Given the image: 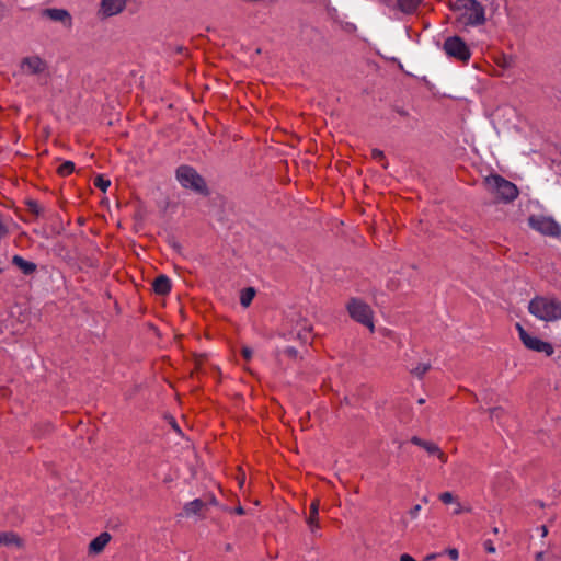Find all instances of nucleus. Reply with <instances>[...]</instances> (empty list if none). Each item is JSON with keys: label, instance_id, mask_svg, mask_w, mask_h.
Returning a JSON list of instances; mask_svg holds the SVG:
<instances>
[{"label": "nucleus", "instance_id": "nucleus-1", "mask_svg": "<svg viewBox=\"0 0 561 561\" xmlns=\"http://www.w3.org/2000/svg\"><path fill=\"white\" fill-rule=\"evenodd\" d=\"M453 11L456 23L462 26L481 25L485 21L484 8L477 0H456Z\"/></svg>", "mask_w": 561, "mask_h": 561}, {"label": "nucleus", "instance_id": "nucleus-2", "mask_svg": "<svg viewBox=\"0 0 561 561\" xmlns=\"http://www.w3.org/2000/svg\"><path fill=\"white\" fill-rule=\"evenodd\" d=\"M529 312L542 321H557L561 319V302L557 299L537 296L530 300Z\"/></svg>", "mask_w": 561, "mask_h": 561}, {"label": "nucleus", "instance_id": "nucleus-3", "mask_svg": "<svg viewBox=\"0 0 561 561\" xmlns=\"http://www.w3.org/2000/svg\"><path fill=\"white\" fill-rule=\"evenodd\" d=\"M175 178L182 187L202 195L208 194L205 180L193 167L187 164L178 167Z\"/></svg>", "mask_w": 561, "mask_h": 561}, {"label": "nucleus", "instance_id": "nucleus-4", "mask_svg": "<svg viewBox=\"0 0 561 561\" xmlns=\"http://www.w3.org/2000/svg\"><path fill=\"white\" fill-rule=\"evenodd\" d=\"M443 50L448 58L467 64L471 58V50L462 37H446Z\"/></svg>", "mask_w": 561, "mask_h": 561}, {"label": "nucleus", "instance_id": "nucleus-5", "mask_svg": "<svg viewBox=\"0 0 561 561\" xmlns=\"http://www.w3.org/2000/svg\"><path fill=\"white\" fill-rule=\"evenodd\" d=\"M21 71L27 76H37L38 80L46 84L49 72L47 62L36 55L24 57L20 64Z\"/></svg>", "mask_w": 561, "mask_h": 561}, {"label": "nucleus", "instance_id": "nucleus-6", "mask_svg": "<svg viewBox=\"0 0 561 561\" xmlns=\"http://www.w3.org/2000/svg\"><path fill=\"white\" fill-rule=\"evenodd\" d=\"M485 182L504 202H512L518 196L517 186L501 175H490Z\"/></svg>", "mask_w": 561, "mask_h": 561}, {"label": "nucleus", "instance_id": "nucleus-7", "mask_svg": "<svg viewBox=\"0 0 561 561\" xmlns=\"http://www.w3.org/2000/svg\"><path fill=\"white\" fill-rule=\"evenodd\" d=\"M347 310L352 319L374 330L373 310L360 299L352 298L347 304Z\"/></svg>", "mask_w": 561, "mask_h": 561}, {"label": "nucleus", "instance_id": "nucleus-8", "mask_svg": "<svg viewBox=\"0 0 561 561\" xmlns=\"http://www.w3.org/2000/svg\"><path fill=\"white\" fill-rule=\"evenodd\" d=\"M516 330L520 341L528 350L543 353L546 356H551L554 353L552 344L529 334L520 323H516Z\"/></svg>", "mask_w": 561, "mask_h": 561}, {"label": "nucleus", "instance_id": "nucleus-9", "mask_svg": "<svg viewBox=\"0 0 561 561\" xmlns=\"http://www.w3.org/2000/svg\"><path fill=\"white\" fill-rule=\"evenodd\" d=\"M529 226L546 236L557 237L560 234V226L550 217L531 216L529 218Z\"/></svg>", "mask_w": 561, "mask_h": 561}, {"label": "nucleus", "instance_id": "nucleus-10", "mask_svg": "<svg viewBox=\"0 0 561 561\" xmlns=\"http://www.w3.org/2000/svg\"><path fill=\"white\" fill-rule=\"evenodd\" d=\"M216 504L217 501L213 495L208 496L207 499H195L184 505L183 515L186 517H202L204 516L209 505Z\"/></svg>", "mask_w": 561, "mask_h": 561}, {"label": "nucleus", "instance_id": "nucleus-11", "mask_svg": "<svg viewBox=\"0 0 561 561\" xmlns=\"http://www.w3.org/2000/svg\"><path fill=\"white\" fill-rule=\"evenodd\" d=\"M127 5V0H101L98 16L101 20L122 13Z\"/></svg>", "mask_w": 561, "mask_h": 561}, {"label": "nucleus", "instance_id": "nucleus-12", "mask_svg": "<svg viewBox=\"0 0 561 561\" xmlns=\"http://www.w3.org/2000/svg\"><path fill=\"white\" fill-rule=\"evenodd\" d=\"M43 15L49 18L53 21L61 22L68 27H71L72 25V18L70 13L65 9H45L43 10Z\"/></svg>", "mask_w": 561, "mask_h": 561}, {"label": "nucleus", "instance_id": "nucleus-13", "mask_svg": "<svg viewBox=\"0 0 561 561\" xmlns=\"http://www.w3.org/2000/svg\"><path fill=\"white\" fill-rule=\"evenodd\" d=\"M152 287L156 294L167 295L171 290V279L167 275L161 274L153 279Z\"/></svg>", "mask_w": 561, "mask_h": 561}, {"label": "nucleus", "instance_id": "nucleus-14", "mask_svg": "<svg viewBox=\"0 0 561 561\" xmlns=\"http://www.w3.org/2000/svg\"><path fill=\"white\" fill-rule=\"evenodd\" d=\"M111 535L108 533H102L95 537L89 545V552L98 554L103 551L105 546L110 542Z\"/></svg>", "mask_w": 561, "mask_h": 561}, {"label": "nucleus", "instance_id": "nucleus-15", "mask_svg": "<svg viewBox=\"0 0 561 561\" xmlns=\"http://www.w3.org/2000/svg\"><path fill=\"white\" fill-rule=\"evenodd\" d=\"M12 263L19 268L21 270V272L24 274V275H32L34 272H36V264L33 263V262H30V261H26L24 260L22 256L20 255H14L12 257Z\"/></svg>", "mask_w": 561, "mask_h": 561}, {"label": "nucleus", "instance_id": "nucleus-16", "mask_svg": "<svg viewBox=\"0 0 561 561\" xmlns=\"http://www.w3.org/2000/svg\"><path fill=\"white\" fill-rule=\"evenodd\" d=\"M1 546L20 548L22 546V540L13 531H3L0 533V547Z\"/></svg>", "mask_w": 561, "mask_h": 561}, {"label": "nucleus", "instance_id": "nucleus-17", "mask_svg": "<svg viewBox=\"0 0 561 561\" xmlns=\"http://www.w3.org/2000/svg\"><path fill=\"white\" fill-rule=\"evenodd\" d=\"M319 500H313L310 504L309 516L306 522L310 530H313V525H317L318 516H319Z\"/></svg>", "mask_w": 561, "mask_h": 561}, {"label": "nucleus", "instance_id": "nucleus-18", "mask_svg": "<svg viewBox=\"0 0 561 561\" xmlns=\"http://www.w3.org/2000/svg\"><path fill=\"white\" fill-rule=\"evenodd\" d=\"M422 0H398L399 9L404 13H412Z\"/></svg>", "mask_w": 561, "mask_h": 561}, {"label": "nucleus", "instance_id": "nucleus-19", "mask_svg": "<svg viewBox=\"0 0 561 561\" xmlns=\"http://www.w3.org/2000/svg\"><path fill=\"white\" fill-rule=\"evenodd\" d=\"M423 448L430 454V455H437V457L443 461L446 462L447 457L446 455L439 449V447L431 442H425V445Z\"/></svg>", "mask_w": 561, "mask_h": 561}, {"label": "nucleus", "instance_id": "nucleus-20", "mask_svg": "<svg viewBox=\"0 0 561 561\" xmlns=\"http://www.w3.org/2000/svg\"><path fill=\"white\" fill-rule=\"evenodd\" d=\"M254 296H255V289L254 288L248 287V288L243 289L241 291V295H240V304L243 307L250 306V304L252 302Z\"/></svg>", "mask_w": 561, "mask_h": 561}, {"label": "nucleus", "instance_id": "nucleus-21", "mask_svg": "<svg viewBox=\"0 0 561 561\" xmlns=\"http://www.w3.org/2000/svg\"><path fill=\"white\" fill-rule=\"evenodd\" d=\"M73 171H75V163L72 161H65L57 169L58 174L61 176H68Z\"/></svg>", "mask_w": 561, "mask_h": 561}, {"label": "nucleus", "instance_id": "nucleus-22", "mask_svg": "<svg viewBox=\"0 0 561 561\" xmlns=\"http://www.w3.org/2000/svg\"><path fill=\"white\" fill-rule=\"evenodd\" d=\"M111 181L105 179L103 175L99 174L94 179V186L101 190L102 192H106V190L110 187Z\"/></svg>", "mask_w": 561, "mask_h": 561}, {"label": "nucleus", "instance_id": "nucleus-23", "mask_svg": "<svg viewBox=\"0 0 561 561\" xmlns=\"http://www.w3.org/2000/svg\"><path fill=\"white\" fill-rule=\"evenodd\" d=\"M431 368V365L428 363H422V364H419L415 368H413L411 370V373L419 377V378H422Z\"/></svg>", "mask_w": 561, "mask_h": 561}, {"label": "nucleus", "instance_id": "nucleus-24", "mask_svg": "<svg viewBox=\"0 0 561 561\" xmlns=\"http://www.w3.org/2000/svg\"><path fill=\"white\" fill-rule=\"evenodd\" d=\"M371 158L374 160H376L377 162L381 163L382 167L386 169L387 168V159H386V156L383 153V151L379 150V149H373L371 150Z\"/></svg>", "mask_w": 561, "mask_h": 561}, {"label": "nucleus", "instance_id": "nucleus-25", "mask_svg": "<svg viewBox=\"0 0 561 561\" xmlns=\"http://www.w3.org/2000/svg\"><path fill=\"white\" fill-rule=\"evenodd\" d=\"M27 208L32 214H34L36 216H38L42 213V207L39 206V204L36 201H28Z\"/></svg>", "mask_w": 561, "mask_h": 561}, {"label": "nucleus", "instance_id": "nucleus-26", "mask_svg": "<svg viewBox=\"0 0 561 561\" xmlns=\"http://www.w3.org/2000/svg\"><path fill=\"white\" fill-rule=\"evenodd\" d=\"M503 413H504V410L501 407H495V408L490 409V417L492 420L500 421Z\"/></svg>", "mask_w": 561, "mask_h": 561}, {"label": "nucleus", "instance_id": "nucleus-27", "mask_svg": "<svg viewBox=\"0 0 561 561\" xmlns=\"http://www.w3.org/2000/svg\"><path fill=\"white\" fill-rule=\"evenodd\" d=\"M439 500L444 504H450V503L455 502V497H454L453 493H450V492H444V493L439 494Z\"/></svg>", "mask_w": 561, "mask_h": 561}, {"label": "nucleus", "instance_id": "nucleus-28", "mask_svg": "<svg viewBox=\"0 0 561 561\" xmlns=\"http://www.w3.org/2000/svg\"><path fill=\"white\" fill-rule=\"evenodd\" d=\"M310 331H311L310 327H304L302 330L298 331V333H297L298 339L307 341L309 337Z\"/></svg>", "mask_w": 561, "mask_h": 561}, {"label": "nucleus", "instance_id": "nucleus-29", "mask_svg": "<svg viewBox=\"0 0 561 561\" xmlns=\"http://www.w3.org/2000/svg\"><path fill=\"white\" fill-rule=\"evenodd\" d=\"M422 510V506L420 504L414 505L410 511L409 514L412 519H415L419 516L420 511Z\"/></svg>", "mask_w": 561, "mask_h": 561}, {"label": "nucleus", "instance_id": "nucleus-30", "mask_svg": "<svg viewBox=\"0 0 561 561\" xmlns=\"http://www.w3.org/2000/svg\"><path fill=\"white\" fill-rule=\"evenodd\" d=\"M483 547H484V550L488 552V553H494L495 552V547L493 545V542L488 539L483 542Z\"/></svg>", "mask_w": 561, "mask_h": 561}, {"label": "nucleus", "instance_id": "nucleus-31", "mask_svg": "<svg viewBox=\"0 0 561 561\" xmlns=\"http://www.w3.org/2000/svg\"><path fill=\"white\" fill-rule=\"evenodd\" d=\"M241 354H242V356H243V358L245 360H250L251 357H252L253 352H252V350L250 347L243 346L242 350H241Z\"/></svg>", "mask_w": 561, "mask_h": 561}, {"label": "nucleus", "instance_id": "nucleus-32", "mask_svg": "<svg viewBox=\"0 0 561 561\" xmlns=\"http://www.w3.org/2000/svg\"><path fill=\"white\" fill-rule=\"evenodd\" d=\"M446 552L451 560H457L459 558V552L455 548L448 549Z\"/></svg>", "mask_w": 561, "mask_h": 561}, {"label": "nucleus", "instance_id": "nucleus-33", "mask_svg": "<svg viewBox=\"0 0 561 561\" xmlns=\"http://www.w3.org/2000/svg\"><path fill=\"white\" fill-rule=\"evenodd\" d=\"M469 511H470V508H469V507H468V508H465V507H462V506H461V504H460V503H458V502H457V503H456V507H455V510H454V514H455V515H459V514H461L462 512H469Z\"/></svg>", "mask_w": 561, "mask_h": 561}, {"label": "nucleus", "instance_id": "nucleus-34", "mask_svg": "<svg viewBox=\"0 0 561 561\" xmlns=\"http://www.w3.org/2000/svg\"><path fill=\"white\" fill-rule=\"evenodd\" d=\"M425 442H426V440H423V439H421V438H420V437H417V436H413V437L411 438V443H412V444H414V445H416V446H420V447H422V448H423V446L425 445Z\"/></svg>", "mask_w": 561, "mask_h": 561}, {"label": "nucleus", "instance_id": "nucleus-35", "mask_svg": "<svg viewBox=\"0 0 561 561\" xmlns=\"http://www.w3.org/2000/svg\"><path fill=\"white\" fill-rule=\"evenodd\" d=\"M400 561H416L413 557H411L410 554L408 553H403L401 557H400Z\"/></svg>", "mask_w": 561, "mask_h": 561}, {"label": "nucleus", "instance_id": "nucleus-36", "mask_svg": "<svg viewBox=\"0 0 561 561\" xmlns=\"http://www.w3.org/2000/svg\"><path fill=\"white\" fill-rule=\"evenodd\" d=\"M285 353H287L289 356H296L297 351L294 347L289 346L285 350Z\"/></svg>", "mask_w": 561, "mask_h": 561}, {"label": "nucleus", "instance_id": "nucleus-37", "mask_svg": "<svg viewBox=\"0 0 561 561\" xmlns=\"http://www.w3.org/2000/svg\"><path fill=\"white\" fill-rule=\"evenodd\" d=\"M234 513L238 514V515H243L244 514V508L242 506H238L234 508Z\"/></svg>", "mask_w": 561, "mask_h": 561}, {"label": "nucleus", "instance_id": "nucleus-38", "mask_svg": "<svg viewBox=\"0 0 561 561\" xmlns=\"http://www.w3.org/2000/svg\"><path fill=\"white\" fill-rule=\"evenodd\" d=\"M319 528H320L319 520H317V525H313V530H310V531L316 535Z\"/></svg>", "mask_w": 561, "mask_h": 561}, {"label": "nucleus", "instance_id": "nucleus-39", "mask_svg": "<svg viewBox=\"0 0 561 561\" xmlns=\"http://www.w3.org/2000/svg\"><path fill=\"white\" fill-rule=\"evenodd\" d=\"M436 557H437V554H436V553H432V554H428V556L425 558V560H426V561H431V560H434Z\"/></svg>", "mask_w": 561, "mask_h": 561}, {"label": "nucleus", "instance_id": "nucleus-40", "mask_svg": "<svg viewBox=\"0 0 561 561\" xmlns=\"http://www.w3.org/2000/svg\"><path fill=\"white\" fill-rule=\"evenodd\" d=\"M543 557V553L542 552H538L537 556H536V559L537 561H540Z\"/></svg>", "mask_w": 561, "mask_h": 561}, {"label": "nucleus", "instance_id": "nucleus-41", "mask_svg": "<svg viewBox=\"0 0 561 561\" xmlns=\"http://www.w3.org/2000/svg\"><path fill=\"white\" fill-rule=\"evenodd\" d=\"M398 113H399L401 116H405V115L408 114L404 110H398Z\"/></svg>", "mask_w": 561, "mask_h": 561}, {"label": "nucleus", "instance_id": "nucleus-42", "mask_svg": "<svg viewBox=\"0 0 561 561\" xmlns=\"http://www.w3.org/2000/svg\"><path fill=\"white\" fill-rule=\"evenodd\" d=\"M541 529H542V536H546V535H547V533H548V530H547L546 526H541Z\"/></svg>", "mask_w": 561, "mask_h": 561}, {"label": "nucleus", "instance_id": "nucleus-43", "mask_svg": "<svg viewBox=\"0 0 561 561\" xmlns=\"http://www.w3.org/2000/svg\"><path fill=\"white\" fill-rule=\"evenodd\" d=\"M492 533H493V534H495V535H497V534H499V528H497V527H494V528L492 529Z\"/></svg>", "mask_w": 561, "mask_h": 561}, {"label": "nucleus", "instance_id": "nucleus-44", "mask_svg": "<svg viewBox=\"0 0 561 561\" xmlns=\"http://www.w3.org/2000/svg\"><path fill=\"white\" fill-rule=\"evenodd\" d=\"M417 402H419L420 404H423V403L425 402V400H424V399H419V401H417Z\"/></svg>", "mask_w": 561, "mask_h": 561}, {"label": "nucleus", "instance_id": "nucleus-45", "mask_svg": "<svg viewBox=\"0 0 561 561\" xmlns=\"http://www.w3.org/2000/svg\"><path fill=\"white\" fill-rule=\"evenodd\" d=\"M422 501H423L424 503H427V501H428V500H427V497H426V496H424V497L422 499Z\"/></svg>", "mask_w": 561, "mask_h": 561}]
</instances>
